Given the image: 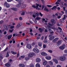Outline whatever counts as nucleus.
<instances>
[{
    "instance_id": "obj_38",
    "label": "nucleus",
    "mask_w": 67,
    "mask_h": 67,
    "mask_svg": "<svg viewBox=\"0 0 67 67\" xmlns=\"http://www.w3.org/2000/svg\"><path fill=\"white\" fill-rule=\"evenodd\" d=\"M49 64L51 65H53V62H52V61H49Z\"/></svg>"
},
{
    "instance_id": "obj_12",
    "label": "nucleus",
    "mask_w": 67,
    "mask_h": 67,
    "mask_svg": "<svg viewBox=\"0 0 67 67\" xmlns=\"http://www.w3.org/2000/svg\"><path fill=\"white\" fill-rule=\"evenodd\" d=\"M26 47L29 49H31L32 48V46L31 45L28 44L26 45Z\"/></svg>"
},
{
    "instance_id": "obj_34",
    "label": "nucleus",
    "mask_w": 67,
    "mask_h": 67,
    "mask_svg": "<svg viewBox=\"0 0 67 67\" xmlns=\"http://www.w3.org/2000/svg\"><path fill=\"white\" fill-rule=\"evenodd\" d=\"M44 10L46 11H47V12H48V9L46 8H45L44 9Z\"/></svg>"
},
{
    "instance_id": "obj_40",
    "label": "nucleus",
    "mask_w": 67,
    "mask_h": 67,
    "mask_svg": "<svg viewBox=\"0 0 67 67\" xmlns=\"http://www.w3.org/2000/svg\"><path fill=\"white\" fill-rule=\"evenodd\" d=\"M60 22L62 23H64V20L62 19H61L60 20Z\"/></svg>"
},
{
    "instance_id": "obj_46",
    "label": "nucleus",
    "mask_w": 67,
    "mask_h": 67,
    "mask_svg": "<svg viewBox=\"0 0 67 67\" xmlns=\"http://www.w3.org/2000/svg\"><path fill=\"white\" fill-rule=\"evenodd\" d=\"M3 23V21L2 20H1L0 21V24H2Z\"/></svg>"
},
{
    "instance_id": "obj_55",
    "label": "nucleus",
    "mask_w": 67,
    "mask_h": 67,
    "mask_svg": "<svg viewBox=\"0 0 67 67\" xmlns=\"http://www.w3.org/2000/svg\"><path fill=\"white\" fill-rule=\"evenodd\" d=\"M47 6L48 8H51V7H52V5H47Z\"/></svg>"
},
{
    "instance_id": "obj_44",
    "label": "nucleus",
    "mask_w": 67,
    "mask_h": 67,
    "mask_svg": "<svg viewBox=\"0 0 67 67\" xmlns=\"http://www.w3.org/2000/svg\"><path fill=\"white\" fill-rule=\"evenodd\" d=\"M25 14V12H23L21 14V15H24Z\"/></svg>"
},
{
    "instance_id": "obj_19",
    "label": "nucleus",
    "mask_w": 67,
    "mask_h": 67,
    "mask_svg": "<svg viewBox=\"0 0 67 67\" xmlns=\"http://www.w3.org/2000/svg\"><path fill=\"white\" fill-rule=\"evenodd\" d=\"M20 67H25V65L23 64H20L19 65Z\"/></svg>"
},
{
    "instance_id": "obj_41",
    "label": "nucleus",
    "mask_w": 67,
    "mask_h": 67,
    "mask_svg": "<svg viewBox=\"0 0 67 67\" xmlns=\"http://www.w3.org/2000/svg\"><path fill=\"white\" fill-rule=\"evenodd\" d=\"M64 18L62 19L63 20H66V15H64Z\"/></svg>"
},
{
    "instance_id": "obj_26",
    "label": "nucleus",
    "mask_w": 67,
    "mask_h": 67,
    "mask_svg": "<svg viewBox=\"0 0 67 67\" xmlns=\"http://www.w3.org/2000/svg\"><path fill=\"white\" fill-rule=\"evenodd\" d=\"M58 6H59V5H57L56 6H55L54 7H53L52 8V9H57L56 8V7H57Z\"/></svg>"
},
{
    "instance_id": "obj_56",
    "label": "nucleus",
    "mask_w": 67,
    "mask_h": 67,
    "mask_svg": "<svg viewBox=\"0 0 67 67\" xmlns=\"http://www.w3.org/2000/svg\"><path fill=\"white\" fill-rule=\"evenodd\" d=\"M43 47L44 48H46V45L43 44Z\"/></svg>"
},
{
    "instance_id": "obj_3",
    "label": "nucleus",
    "mask_w": 67,
    "mask_h": 67,
    "mask_svg": "<svg viewBox=\"0 0 67 67\" xmlns=\"http://www.w3.org/2000/svg\"><path fill=\"white\" fill-rule=\"evenodd\" d=\"M59 59L61 61H65L66 60V57L62 56L59 58Z\"/></svg>"
},
{
    "instance_id": "obj_30",
    "label": "nucleus",
    "mask_w": 67,
    "mask_h": 67,
    "mask_svg": "<svg viewBox=\"0 0 67 67\" xmlns=\"http://www.w3.org/2000/svg\"><path fill=\"white\" fill-rule=\"evenodd\" d=\"M36 67H40V64L39 63H37L36 65Z\"/></svg>"
},
{
    "instance_id": "obj_58",
    "label": "nucleus",
    "mask_w": 67,
    "mask_h": 67,
    "mask_svg": "<svg viewBox=\"0 0 67 67\" xmlns=\"http://www.w3.org/2000/svg\"><path fill=\"white\" fill-rule=\"evenodd\" d=\"M32 16L34 18H36V16L34 15H32Z\"/></svg>"
},
{
    "instance_id": "obj_22",
    "label": "nucleus",
    "mask_w": 67,
    "mask_h": 67,
    "mask_svg": "<svg viewBox=\"0 0 67 67\" xmlns=\"http://www.w3.org/2000/svg\"><path fill=\"white\" fill-rule=\"evenodd\" d=\"M38 30H40V32H41V33H42L43 31H44V30L42 28H39L38 29Z\"/></svg>"
},
{
    "instance_id": "obj_47",
    "label": "nucleus",
    "mask_w": 67,
    "mask_h": 67,
    "mask_svg": "<svg viewBox=\"0 0 67 67\" xmlns=\"http://www.w3.org/2000/svg\"><path fill=\"white\" fill-rule=\"evenodd\" d=\"M36 20H35H35H33V21L36 24V23H37V21H36Z\"/></svg>"
},
{
    "instance_id": "obj_25",
    "label": "nucleus",
    "mask_w": 67,
    "mask_h": 67,
    "mask_svg": "<svg viewBox=\"0 0 67 67\" xmlns=\"http://www.w3.org/2000/svg\"><path fill=\"white\" fill-rule=\"evenodd\" d=\"M11 53L13 55H16V54H17V52H15L13 51H11Z\"/></svg>"
},
{
    "instance_id": "obj_20",
    "label": "nucleus",
    "mask_w": 67,
    "mask_h": 67,
    "mask_svg": "<svg viewBox=\"0 0 67 67\" xmlns=\"http://www.w3.org/2000/svg\"><path fill=\"white\" fill-rule=\"evenodd\" d=\"M11 9H12V10H13L15 12H16L18 11V9L16 8H11Z\"/></svg>"
},
{
    "instance_id": "obj_8",
    "label": "nucleus",
    "mask_w": 67,
    "mask_h": 67,
    "mask_svg": "<svg viewBox=\"0 0 67 67\" xmlns=\"http://www.w3.org/2000/svg\"><path fill=\"white\" fill-rule=\"evenodd\" d=\"M51 22L52 23V24L53 26V24H55L56 23V21H55V19H52L51 20Z\"/></svg>"
},
{
    "instance_id": "obj_63",
    "label": "nucleus",
    "mask_w": 67,
    "mask_h": 67,
    "mask_svg": "<svg viewBox=\"0 0 67 67\" xmlns=\"http://www.w3.org/2000/svg\"><path fill=\"white\" fill-rule=\"evenodd\" d=\"M30 67H34V66L32 64H30Z\"/></svg>"
},
{
    "instance_id": "obj_29",
    "label": "nucleus",
    "mask_w": 67,
    "mask_h": 67,
    "mask_svg": "<svg viewBox=\"0 0 67 67\" xmlns=\"http://www.w3.org/2000/svg\"><path fill=\"white\" fill-rule=\"evenodd\" d=\"M41 18L39 17H37L35 19V20H40Z\"/></svg>"
},
{
    "instance_id": "obj_21",
    "label": "nucleus",
    "mask_w": 67,
    "mask_h": 67,
    "mask_svg": "<svg viewBox=\"0 0 67 67\" xmlns=\"http://www.w3.org/2000/svg\"><path fill=\"white\" fill-rule=\"evenodd\" d=\"M55 38V36H52L51 37H50L49 38V39L50 40V41H51V40H53L54 38Z\"/></svg>"
},
{
    "instance_id": "obj_43",
    "label": "nucleus",
    "mask_w": 67,
    "mask_h": 67,
    "mask_svg": "<svg viewBox=\"0 0 67 67\" xmlns=\"http://www.w3.org/2000/svg\"><path fill=\"white\" fill-rule=\"evenodd\" d=\"M0 58L2 59L3 58V56H2V55L1 54H0Z\"/></svg>"
},
{
    "instance_id": "obj_59",
    "label": "nucleus",
    "mask_w": 67,
    "mask_h": 67,
    "mask_svg": "<svg viewBox=\"0 0 67 67\" xmlns=\"http://www.w3.org/2000/svg\"><path fill=\"white\" fill-rule=\"evenodd\" d=\"M39 14L40 15V16H43V14H42V13H39Z\"/></svg>"
},
{
    "instance_id": "obj_15",
    "label": "nucleus",
    "mask_w": 67,
    "mask_h": 67,
    "mask_svg": "<svg viewBox=\"0 0 67 67\" xmlns=\"http://www.w3.org/2000/svg\"><path fill=\"white\" fill-rule=\"evenodd\" d=\"M62 40H60L57 42V45L58 46L60 45L61 44V43H62Z\"/></svg>"
},
{
    "instance_id": "obj_51",
    "label": "nucleus",
    "mask_w": 67,
    "mask_h": 67,
    "mask_svg": "<svg viewBox=\"0 0 67 67\" xmlns=\"http://www.w3.org/2000/svg\"><path fill=\"white\" fill-rule=\"evenodd\" d=\"M13 0H7V2H11V1H12Z\"/></svg>"
},
{
    "instance_id": "obj_9",
    "label": "nucleus",
    "mask_w": 67,
    "mask_h": 67,
    "mask_svg": "<svg viewBox=\"0 0 67 67\" xmlns=\"http://www.w3.org/2000/svg\"><path fill=\"white\" fill-rule=\"evenodd\" d=\"M41 54L42 56H46L47 55V54L46 52H42L41 53Z\"/></svg>"
},
{
    "instance_id": "obj_28",
    "label": "nucleus",
    "mask_w": 67,
    "mask_h": 67,
    "mask_svg": "<svg viewBox=\"0 0 67 67\" xmlns=\"http://www.w3.org/2000/svg\"><path fill=\"white\" fill-rule=\"evenodd\" d=\"M26 7V5L23 4L21 6V8H24Z\"/></svg>"
},
{
    "instance_id": "obj_52",
    "label": "nucleus",
    "mask_w": 67,
    "mask_h": 67,
    "mask_svg": "<svg viewBox=\"0 0 67 67\" xmlns=\"http://www.w3.org/2000/svg\"><path fill=\"white\" fill-rule=\"evenodd\" d=\"M53 19H55V18H56V16H55V15H53Z\"/></svg>"
},
{
    "instance_id": "obj_13",
    "label": "nucleus",
    "mask_w": 67,
    "mask_h": 67,
    "mask_svg": "<svg viewBox=\"0 0 67 67\" xmlns=\"http://www.w3.org/2000/svg\"><path fill=\"white\" fill-rule=\"evenodd\" d=\"M5 66L6 67H10L11 66V64L9 63H7L5 64Z\"/></svg>"
},
{
    "instance_id": "obj_27",
    "label": "nucleus",
    "mask_w": 67,
    "mask_h": 67,
    "mask_svg": "<svg viewBox=\"0 0 67 67\" xmlns=\"http://www.w3.org/2000/svg\"><path fill=\"white\" fill-rule=\"evenodd\" d=\"M42 42H38V45L39 46L41 47V46H42Z\"/></svg>"
},
{
    "instance_id": "obj_39",
    "label": "nucleus",
    "mask_w": 67,
    "mask_h": 67,
    "mask_svg": "<svg viewBox=\"0 0 67 67\" xmlns=\"http://www.w3.org/2000/svg\"><path fill=\"white\" fill-rule=\"evenodd\" d=\"M29 58H28V57H26L25 58V59L26 61H27V60H29Z\"/></svg>"
},
{
    "instance_id": "obj_14",
    "label": "nucleus",
    "mask_w": 67,
    "mask_h": 67,
    "mask_svg": "<svg viewBox=\"0 0 67 67\" xmlns=\"http://www.w3.org/2000/svg\"><path fill=\"white\" fill-rule=\"evenodd\" d=\"M46 58L47 60H50L51 59V57L50 56H47L46 57Z\"/></svg>"
},
{
    "instance_id": "obj_61",
    "label": "nucleus",
    "mask_w": 67,
    "mask_h": 67,
    "mask_svg": "<svg viewBox=\"0 0 67 67\" xmlns=\"http://www.w3.org/2000/svg\"><path fill=\"white\" fill-rule=\"evenodd\" d=\"M14 39L13 38L12 40L13 41V43H15V41H14Z\"/></svg>"
},
{
    "instance_id": "obj_4",
    "label": "nucleus",
    "mask_w": 67,
    "mask_h": 67,
    "mask_svg": "<svg viewBox=\"0 0 67 67\" xmlns=\"http://www.w3.org/2000/svg\"><path fill=\"white\" fill-rule=\"evenodd\" d=\"M65 44H63L62 46L59 47V48L61 50H63L65 49Z\"/></svg>"
},
{
    "instance_id": "obj_2",
    "label": "nucleus",
    "mask_w": 67,
    "mask_h": 67,
    "mask_svg": "<svg viewBox=\"0 0 67 67\" xmlns=\"http://www.w3.org/2000/svg\"><path fill=\"white\" fill-rule=\"evenodd\" d=\"M33 51L34 52H35L36 53H38L40 52V50H39V49L36 48H34Z\"/></svg>"
},
{
    "instance_id": "obj_5",
    "label": "nucleus",
    "mask_w": 67,
    "mask_h": 67,
    "mask_svg": "<svg viewBox=\"0 0 67 67\" xmlns=\"http://www.w3.org/2000/svg\"><path fill=\"white\" fill-rule=\"evenodd\" d=\"M58 40H59V38H56L52 41V42L54 43H56L57 42V41Z\"/></svg>"
},
{
    "instance_id": "obj_53",
    "label": "nucleus",
    "mask_w": 67,
    "mask_h": 67,
    "mask_svg": "<svg viewBox=\"0 0 67 67\" xmlns=\"http://www.w3.org/2000/svg\"><path fill=\"white\" fill-rule=\"evenodd\" d=\"M44 36H42V37H41V40H42V41L43 40H44Z\"/></svg>"
},
{
    "instance_id": "obj_33",
    "label": "nucleus",
    "mask_w": 67,
    "mask_h": 67,
    "mask_svg": "<svg viewBox=\"0 0 67 67\" xmlns=\"http://www.w3.org/2000/svg\"><path fill=\"white\" fill-rule=\"evenodd\" d=\"M47 64V62L46 61H44L43 63V64L44 65H46Z\"/></svg>"
},
{
    "instance_id": "obj_35",
    "label": "nucleus",
    "mask_w": 67,
    "mask_h": 67,
    "mask_svg": "<svg viewBox=\"0 0 67 67\" xmlns=\"http://www.w3.org/2000/svg\"><path fill=\"white\" fill-rule=\"evenodd\" d=\"M25 57V56L24 55H23L22 56H21V57H19V59H21V58H24V57Z\"/></svg>"
},
{
    "instance_id": "obj_7",
    "label": "nucleus",
    "mask_w": 67,
    "mask_h": 67,
    "mask_svg": "<svg viewBox=\"0 0 67 67\" xmlns=\"http://www.w3.org/2000/svg\"><path fill=\"white\" fill-rule=\"evenodd\" d=\"M10 26H11V25H5V29L6 31H8L9 30V28L10 27Z\"/></svg>"
},
{
    "instance_id": "obj_17",
    "label": "nucleus",
    "mask_w": 67,
    "mask_h": 67,
    "mask_svg": "<svg viewBox=\"0 0 67 67\" xmlns=\"http://www.w3.org/2000/svg\"><path fill=\"white\" fill-rule=\"evenodd\" d=\"M36 61L37 63H39L41 62V59L39 58H38L36 59Z\"/></svg>"
},
{
    "instance_id": "obj_37",
    "label": "nucleus",
    "mask_w": 67,
    "mask_h": 67,
    "mask_svg": "<svg viewBox=\"0 0 67 67\" xmlns=\"http://www.w3.org/2000/svg\"><path fill=\"white\" fill-rule=\"evenodd\" d=\"M14 31V29H12V30L10 29L9 30V32H10V33H12V32Z\"/></svg>"
},
{
    "instance_id": "obj_16",
    "label": "nucleus",
    "mask_w": 67,
    "mask_h": 67,
    "mask_svg": "<svg viewBox=\"0 0 67 67\" xmlns=\"http://www.w3.org/2000/svg\"><path fill=\"white\" fill-rule=\"evenodd\" d=\"M21 24L20 23H18V25H17L16 26V28L17 29H18V28H19L21 26Z\"/></svg>"
},
{
    "instance_id": "obj_50",
    "label": "nucleus",
    "mask_w": 67,
    "mask_h": 67,
    "mask_svg": "<svg viewBox=\"0 0 67 67\" xmlns=\"http://www.w3.org/2000/svg\"><path fill=\"white\" fill-rule=\"evenodd\" d=\"M53 34H51L49 35L48 36V37H51V36H53Z\"/></svg>"
},
{
    "instance_id": "obj_49",
    "label": "nucleus",
    "mask_w": 67,
    "mask_h": 67,
    "mask_svg": "<svg viewBox=\"0 0 67 67\" xmlns=\"http://www.w3.org/2000/svg\"><path fill=\"white\" fill-rule=\"evenodd\" d=\"M8 49V47H7L4 50V51L5 52V51H7V50Z\"/></svg>"
},
{
    "instance_id": "obj_23",
    "label": "nucleus",
    "mask_w": 67,
    "mask_h": 67,
    "mask_svg": "<svg viewBox=\"0 0 67 67\" xmlns=\"http://www.w3.org/2000/svg\"><path fill=\"white\" fill-rule=\"evenodd\" d=\"M17 8H20L21 7V4L20 3L16 5Z\"/></svg>"
},
{
    "instance_id": "obj_57",
    "label": "nucleus",
    "mask_w": 67,
    "mask_h": 67,
    "mask_svg": "<svg viewBox=\"0 0 67 67\" xmlns=\"http://www.w3.org/2000/svg\"><path fill=\"white\" fill-rule=\"evenodd\" d=\"M7 31H4V32L3 33V34H4V35H5V34H7Z\"/></svg>"
},
{
    "instance_id": "obj_10",
    "label": "nucleus",
    "mask_w": 67,
    "mask_h": 67,
    "mask_svg": "<svg viewBox=\"0 0 67 67\" xmlns=\"http://www.w3.org/2000/svg\"><path fill=\"white\" fill-rule=\"evenodd\" d=\"M36 7L34 5H33L32 6V7L34 8H36V9H37L38 7H39V4H38L37 3H36Z\"/></svg>"
},
{
    "instance_id": "obj_64",
    "label": "nucleus",
    "mask_w": 67,
    "mask_h": 67,
    "mask_svg": "<svg viewBox=\"0 0 67 67\" xmlns=\"http://www.w3.org/2000/svg\"><path fill=\"white\" fill-rule=\"evenodd\" d=\"M48 37V36H45L44 38V40H46V39L47 38V37Z\"/></svg>"
},
{
    "instance_id": "obj_31",
    "label": "nucleus",
    "mask_w": 67,
    "mask_h": 67,
    "mask_svg": "<svg viewBox=\"0 0 67 67\" xmlns=\"http://www.w3.org/2000/svg\"><path fill=\"white\" fill-rule=\"evenodd\" d=\"M12 37V35H10L9 36H8V40H10V38H11Z\"/></svg>"
},
{
    "instance_id": "obj_45",
    "label": "nucleus",
    "mask_w": 67,
    "mask_h": 67,
    "mask_svg": "<svg viewBox=\"0 0 67 67\" xmlns=\"http://www.w3.org/2000/svg\"><path fill=\"white\" fill-rule=\"evenodd\" d=\"M10 28L11 29H12L14 28V26H11L10 27Z\"/></svg>"
},
{
    "instance_id": "obj_48",
    "label": "nucleus",
    "mask_w": 67,
    "mask_h": 67,
    "mask_svg": "<svg viewBox=\"0 0 67 67\" xmlns=\"http://www.w3.org/2000/svg\"><path fill=\"white\" fill-rule=\"evenodd\" d=\"M48 52L50 53H53V51L51 50H49L48 51Z\"/></svg>"
},
{
    "instance_id": "obj_11",
    "label": "nucleus",
    "mask_w": 67,
    "mask_h": 67,
    "mask_svg": "<svg viewBox=\"0 0 67 67\" xmlns=\"http://www.w3.org/2000/svg\"><path fill=\"white\" fill-rule=\"evenodd\" d=\"M34 54V53H29L28 55V57H32Z\"/></svg>"
},
{
    "instance_id": "obj_32",
    "label": "nucleus",
    "mask_w": 67,
    "mask_h": 67,
    "mask_svg": "<svg viewBox=\"0 0 67 67\" xmlns=\"http://www.w3.org/2000/svg\"><path fill=\"white\" fill-rule=\"evenodd\" d=\"M43 43H46H46H47L48 42V41H47V40L46 39H44V41L43 42Z\"/></svg>"
},
{
    "instance_id": "obj_1",
    "label": "nucleus",
    "mask_w": 67,
    "mask_h": 67,
    "mask_svg": "<svg viewBox=\"0 0 67 67\" xmlns=\"http://www.w3.org/2000/svg\"><path fill=\"white\" fill-rule=\"evenodd\" d=\"M48 25H47V28L49 30V32H50V34H54V31H53L51 29V26H53V24H51L50 23H48Z\"/></svg>"
},
{
    "instance_id": "obj_60",
    "label": "nucleus",
    "mask_w": 67,
    "mask_h": 67,
    "mask_svg": "<svg viewBox=\"0 0 67 67\" xmlns=\"http://www.w3.org/2000/svg\"><path fill=\"white\" fill-rule=\"evenodd\" d=\"M60 18H61V16H58L57 17L58 19H59Z\"/></svg>"
},
{
    "instance_id": "obj_36",
    "label": "nucleus",
    "mask_w": 67,
    "mask_h": 67,
    "mask_svg": "<svg viewBox=\"0 0 67 67\" xmlns=\"http://www.w3.org/2000/svg\"><path fill=\"white\" fill-rule=\"evenodd\" d=\"M9 56V52H7V55L6 56V57H8Z\"/></svg>"
},
{
    "instance_id": "obj_42",
    "label": "nucleus",
    "mask_w": 67,
    "mask_h": 67,
    "mask_svg": "<svg viewBox=\"0 0 67 67\" xmlns=\"http://www.w3.org/2000/svg\"><path fill=\"white\" fill-rule=\"evenodd\" d=\"M35 15L36 16H38L39 15V13H36Z\"/></svg>"
},
{
    "instance_id": "obj_6",
    "label": "nucleus",
    "mask_w": 67,
    "mask_h": 67,
    "mask_svg": "<svg viewBox=\"0 0 67 67\" xmlns=\"http://www.w3.org/2000/svg\"><path fill=\"white\" fill-rule=\"evenodd\" d=\"M4 5H5L7 8H10V5L8 3H7V2H5L4 3Z\"/></svg>"
},
{
    "instance_id": "obj_18",
    "label": "nucleus",
    "mask_w": 67,
    "mask_h": 67,
    "mask_svg": "<svg viewBox=\"0 0 67 67\" xmlns=\"http://www.w3.org/2000/svg\"><path fill=\"white\" fill-rule=\"evenodd\" d=\"M58 29H59V30H61L59 31V32L61 34H62V33H63V31H62V29L61 28L59 27H58Z\"/></svg>"
},
{
    "instance_id": "obj_62",
    "label": "nucleus",
    "mask_w": 67,
    "mask_h": 67,
    "mask_svg": "<svg viewBox=\"0 0 67 67\" xmlns=\"http://www.w3.org/2000/svg\"><path fill=\"white\" fill-rule=\"evenodd\" d=\"M64 52L65 53H67V50H65Z\"/></svg>"
},
{
    "instance_id": "obj_54",
    "label": "nucleus",
    "mask_w": 67,
    "mask_h": 67,
    "mask_svg": "<svg viewBox=\"0 0 67 67\" xmlns=\"http://www.w3.org/2000/svg\"><path fill=\"white\" fill-rule=\"evenodd\" d=\"M50 28H51V29H53V30H56V28H55L51 27Z\"/></svg>"
},
{
    "instance_id": "obj_24",
    "label": "nucleus",
    "mask_w": 67,
    "mask_h": 67,
    "mask_svg": "<svg viewBox=\"0 0 67 67\" xmlns=\"http://www.w3.org/2000/svg\"><path fill=\"white\" fill-rule=\"evenodd\" d=\"M53 60L54 62H55L56 64H58V61L56 59H53Z\"/></svg>"
}]
</instances>
